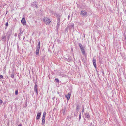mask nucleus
<instances>
[{
    "label": "nucleus",
    "mask_w": 126,
    "mask_h": 126,
    "mask_svg": "<svg viewBox=\"0 0 126 126\" xmlns=\"http://www.w3.org/2000/svg\"><path fill=\"white\" fill-rule=\"evenodd\" d=\"M80 15H81L82 17H87V12L84 10H82L80 13Z\"/></svg>",
    "instance_id": "1"
},
{
    "label": "nucleus",
    "mask_w": 126,
    "mask_h": 126,
    "mask_svg": "<svg viewBox=\"0 0 126 126\" xmlns=\"http://www.w3.org/2000/svg\"><path fill=\"white\" fill-rule=\"evenodd\" d=\"M43 20L47 25H49L51 21L47 17H45Z\"/></svg>",
    "instance_id": "2"
},
{
    "label": "nucleus",
    "mask_w": 126,
    "mask_h": 126,
    "mask_svg": "<svg viewBox=\"0 0 126 126\" xmlns=\"http://www.w3.org/2000/svg\"><path fill=\"white\" fill-rule=\"evenodd\" d=\"M37 3L36 2L34 1L32 3H31V5L34 7H36L37 8Z\"/></svg>",
    "instance_id": "3"
},
{
    "label": "nucleus",
    "mask_w": 126,
    "mask_h": 126,
    "mask_svg": "<svg viewBox=\"0 0 126 126\" xmlns=\"http://www.w3.org/2000/svg\"><path fill=\"white\" fill-rule=\"evenodd\" d=\"M93 62L94 66L95 68H96V59L94 58H93Z\"/></svg>",
    "instance_id": "4"
},
{
    "label": "nucleus",
    "mask_w": 126,
    "mask_h": 126,
    "mask_svg": "<svg viewBox=\"0 0 126 126\" xmlns=\"http://www.w3.org/2000/svg\"><path fill=\"white\" fill-rule=\"evenodd\" d=\"M41 115V113L40 112H39L37 113L36 117V119L39 120L40 118Z\"/></svg>",
    "instance_id": "5"
},
{
    "label": "nucleus",
    "mask_w": 126,
    "mask_h": 126,
    "mask_svg": "<svg viewBox=\"0 0 126 126\" xmlns=\"http://www.w3.org/2000/svg\"><path fill=\"white\" fill-rule=\"evenodd\" d=\"M21 23L23 25H25L26 24L25 20L24 17L23 16V18L21 20Z\"/></svg>",
    "instance_id": "6"
},
{
    "label": "nucleus",
    "mask_w": 126,
    "mask_h": 126,
    "mask_svg": "<svg viewBox=\"0 0 126 126\" xmlns=\"http://www.w3.org/2000/svg\"><path fill=\"white\" fill-rule=\"evenodd\" d=\"M34 92L35 93L36 92L38 91L37 85V84L36 83V82L34 86Z\"/></svg>",
    "instance_id": "7"
},
{
    "label": "nucleus",
    "mask_w": 126,
    "mask_h": 126,
    "mask_svg": "<svg viewBox=\"0 0 126 126\" xmlns=\"http://www.w3.org/2000/svg\"><path fill=\"white\" fill-rule=\"evenodd\" d=\"M74 24L72 23V24L70 25H68V27L69 28V29H72V28H73V29H74Z\"/></svg>",
    "instance_id": "8"
},
{
    "label": "nucleus",
    "mask_w": 126,
    "mask_h": 126,
    "mask_svg": "<svg viewBox=\"0 0 126 126\" xmlns=\"http://www.w3.org/2000/svg\"><path fill=\"white\" fill-rule=\"evenodd\" d=\"M40 47V44L39 41V42L38 43L37 46L36 47V49L39 51V50Z\"/></svg>",
    "instance_id": "9"
},
{
    "label": "nucleus",
    "mask_w": 126,
    "mask_h": 126,
    "mask_svg": "<svg viewBox=\"0 0 126 126\" xmlns=\"http://www.w3.org/2000/svg\"><path fill=\"white\" fill-rule=\"evenodd\" d=\"M71 94L70 93H68L67 95L66 96L67 100H68L70 99V96Z\"/></svg>",
    "instance_id": "10"
},
{
    "label": "nucleus",
    "mask_w": 126,
    "mask_h": 126,
    "mask_svg": "<svg viewBox=\"0 0 126 126\" xmlns=\"http://www.w3.org/2000/svg\"><path fill=\"white\" fill-rule=\"evenodd\" d=\"M60 22L59 21L58 22L57 24V26L56 28V29L57 31L59 29V28L60 26Z\"/></svg>",
    "instance_id": "11"
},
{
    "label": "nucleus",
    "mask_w": 126,
    "mask_h": 126,
    "mask_svg": "<svg viewBox=\"0 0 126 126\" xmlns=\"http://www.w3.org/2000/svg\"><path fill=\"white\" fill-rule=\"evenodd\" d=\"M79 105L78 104H77V106H76V110H77V113H78V112L79 111Z\"/></svg>",
    "instance_id": "12"
},
{
    "label": "nucleus",
    "mask_w": 126,
    "mask_h": 126,
    "mask_svg": "<svg viewBox=\"0 0 126 126\" xmlns=\"http://www.w3.org/2000/svg\"><path fill=\"white\" fill-rule=\"evenodd\" d=\"M11 35V33L10 32H8L7 33V38L8 39V40H9V39L10 38V36Z\"/></svg>",
    "instance_id": "13"
},
{
    "label": "nucleus",
    "mask_w": 126,
    "mask_h": 126,
    "mask_svg": "<svg viewBox=\"0 0 126 126\" xmlns=\"http://www.w3.org/2000/svg\"><path fill=\"white\" fill-rule=\"evenodd\" d=\"M6 38V36L4 35L2 36V40L3 41H5Z\"/></svg>",
    "instance_id": "14"
},
{
    "label": "nucleus",
    "mask_w": 126,
    "mask_h": 126,
    "mask_svg": "<svg viewBox=\"0 0 126 126\" xmlns=\"http://www.w3.org/2000/svg\"><path fill=\"white\" fill-rule=\"evenodd\" d=\"M66 107H65L64 108L63 110V114H65L66 112Z\"/></svg>",
    "instance_id": "15"
},
{
    "label": "nucleus",
    "mask_w": 126,
    "mask_h": 126,
    "mask_svg": "<svg viewBox=\"0 0 126 126\" xmlns=\"http://www.w3.org/2000/svg\"><path fill=\"white\" fill-rule=\"evenodd\" d=\"M85 116L86 118H89L90 117V116L89 113H85Z\"/></svg>",
    "instance_id": "16"
},
{
    "label": "nucleus",
    "mask_w": 126,
    "mask_h": 126,
    "mask_svg": "<svg viewBox=\"0 0 126 126\" xmlns=\"http://www.w3.org/2000/svg\"><path fill=\"white\" fill-rule=\"evenodd\" d=\"M21 31H22L21 30V29H20V32L18 34V36L19 39H20V37L21 35V34L23 32H21Z\"/></svg>",
    "instance_id": "17"
},
{
    "label": "nucleus",
    "mask_w": 126,
    "mask_h": 126,
    "mask_svg": "<svg viewBox=\"0 0 126 126\" xmlns=\"http://www.w3.org/2000/svg\"><path fill=\"white\" fill-rule=\"evenodd\" d=\"M79 46L81 49L84 48L83 47L81 44L79 43Z\"/></svg>",
    "instance_id": "18"
},
{
    "label": "nucleus",
    "mask_w": 126,
    "mask_h": 126,
    "mask_svg": "<svg viewBox=\"0 0 126 126\" xmlns=\"http://www.w3.org/2000/svg\"><path fill=\"white\" fill-rule=\"evenodd\" d=\"M45 120L42 119V125H44L45 123Z\"/></svg>",
    "instance_id": "19"
},
{
    "label": "nucleus",
    "mask_w": 126,
    "mask_h": 126,
    "mask_svg": "<svg viewBox=\"0 0 126 126\" xmlns=\"http://www.w3.org/2000/svg\"><path fill=\"white\" fill-rule=\"evenodd\" d=\"M82 54L83 55L85 54V51L84 48L81 49Z\"/></svg>",
    "instance_id": "20"
},
{
    "label": "nucleus",
    "mask_w": 126,
    "mask_h": 126,
    "mask_svg": "<svg viewBox=\"0 0 126 126\" xmlns=\"http://www.w3.org/2000/svg\"><path fill=\"white\" fill-rule=\"evenodd\" d=\"M39 51L36 49V54L38 55L39 54Z\"/></svg>",
    "instance_id": "21"
},
{
    "label": "nucleus",
    "mask_w": 126,
    "mask_h": 126,
    "mask_svg": "<svg viewBox=\"0 0 126 126\" xmlns=\"http://www.w3.org/2000/svg\"><path fill=\"white\" fill-rule=\"evenodd\" d=\"M55 80L56 82L57 83H59V80L58 79H55Z\"/></svg>",
    "instance_id": "22"
},
{
    "label": "nucleus",
    "mask_w": 126,
    "mask_h": 126,
    "mask_svg": "<svg viewBox=\"0 0 126 126\" xmlns=\"http://www.w3.org/2000/svg\"><path fill=\"white\" fill-rule=\"evenodd\" d=\"M46 115V112L45 111L43 113V117H45Z\"/></svg>",
    "instance_id": "23"
},
{
    "label": "nucleus",
    "mask_w": 126,
    "mask_h": 126,
    "mask_svg": "<svg viewBox=\"0 0 126 126\" xmlns=\"http://www.w3.org/2000/svg\"><path fill=\"white\" fill-rule=\"evenodd\" d=\"M18 94V90H17L15 91V95H17Z\"/></svg>",
    "instance_id": "24"
},
{
    "label": "nucleus",
    "mask_w": 126,
    "mask_h": 126,
    "mask_svg": "<svg viewBox=\"0 0 126 126\" xmlns=\"http://www.w3.org/2000/svg\"><path fill=\"white\" fill-rule=\"evenodd\" d=\"M11 77L12 78H14V75L13 73L11 75Z\"/></svg>",
    "instance_id": "25"
},
{
    "label": "nucleus",
    "mask_w": 126,
    "mask_h": 126,
    "mask_svg": "<svg viewBox=\"0 0 126 126\" xmlns=\"http://www.w3.org/2000/svg\"><path fill=\"white\" fill-rule=\"evenodd\" d=\"M3 79V76L2 75H0V79Z\"/></svg>",
    "instance_id": "26"
},
{
    "label": "nucleus",
    "mask_w": 126,
    "mask_h": 126,
    "mask_svg": "<svg viewBox=\"0 0 126 126\" xmlns=\"http://www.w3.org/2000/svg\"><path fill=\"white\" fill-rule=\"evenodd\" d=\"M84 107H83L82 108V112L83 113L84 112Z\"/></svg>",
    "instance_id": "27"
},
{
    "label": "nucleus",
    "mask_w": 126,
    "mask_h": 126,
    "mask_svg": "<svg viewBox=\"0 0 126 126\" xmlns=\"http://www.w3.org/2000/svg\"><path fill=\"white\" fill-rule=\"evenodd\" d=\"M5 25L6 26H8V22H7L5 24Z\"/></svg>",
    "instance_id": "28"
},
{
    "label": "nucleus",
    "mask_w": 126,
    "mask_h": 126,
    "mask_svg": "<svg viewBox=\"0 0 126 126\" xmlns=\"http://www.w3.org/2000/svg\"><path fill=\"white\" fill-rule=\"evenodd\" d=\"M59 21L60 22V18H58V22Z\"/></svg>",
    "instance_id": "29"
},
{
    "label": "nucleus",
    "mask_w": 126,
    "mask_h": 126,
    "mask_svg": "<svg viewBox=\"0 0 126 126\" xmlns=\"http://www.w3.org/2000/svg\"><path fill=\"white\" fill-rule=\"evenodd\" d=\"M81 113H80L79 114V119H80L81 118Z\"/></svg>",
    "instance_id": "30"
},
{
    "label": "nucleus",
    "mask_w": 126,
    "mask_h": 126,
    "mask_svg": "<svg viewBox=\"0 0 126 126\" xmlns=\"http://www.w3.org/2000/svg\"><path fill=\"white\" fill-rule=\"evenodd\" d=\"M14 35H15V37L16 36H17V33H15V34Z\"/></svg>",
    "instance_id": "31"
},
{
    "label": "nucleus",
    "mask_w": 126,
    "mask_h": 126,
    "mask_svg": "<svg viewBox=\"0 0 126 126\" xmlns=\"http://www.w3.org/2000/svg\"><path fill=\"white\" fill-rule=\"evenodd\" d=\"M35 93H36V96H37L38 94V91H37V92H36Z\"/></svg>",
    "instance_id": "32"
},
{
    "label": "nucleus",
    "mask_w": 126,
    "mask_h": 126,
    "mask_svg": "<svg viewBox=\"0 0 126 126\" xmlns=\"http://www.w3.org/2000/svg\"><path fill=\"white\" fill-rule=\"evenodd\" d=\"M2 103V100H1L0 99V103Z\"/></svg>",
    "instance_id": "33"
},
{
    "label": "nucleus",
    "mask_w": 126,
    "mask_h": 126,
    "mask_svg": "<svg viewBox=\"0 0 126 126\" xmlns=\"http://www.w3.org/2000/svg\"><path fill=\"white\" fill-rule=\"evenodd\" d=\"M42 119H45V117H42Z\"/></svg>",
    "instance_id": "34"
},
{
    "label": "nucleus",
    "mask_w": 126,
    "mask_h": 126,
    "mask_svg": "<svg viewBox=\"0 0 126 126\" xmlns=\"http://www.w3.org/2000/svg\"><path fill=\"white\" fill-rule=\"evenodd\" d=\"M70 16V14H69L68 16V19H69V17Z\"/></svg>",
    "instance_id": "35"
},
{
    "label": "nucleus",
    "mask_w": 126,
    "mask_h": 126,
    "mask_svg": "<svg viewBox=\"0 0 126 126\" xmlns=\"http://www.w3.org/2000/svg\"><path fill=\"white\" fill-rule=\"evenodd\" d=\"M0 81L2 82L3 81V80L2 79H0Z\"/></svg>",
    "instance_id": "36"
},
{
    "label": "nucleus",
    "mask_w": 126,
    "mask_h": 126,
    "mask_svg": "<svg viewBox=\"0 0 126 126\" xmlns=\"http://www.w3.org/2000/svg\"><path fill=\"white\" fill-rule=\"evenodd\" d=\"M18 126H22V125L21 124H20Z\"/></svg>",
    "instance_id": "37"
},
{
    "label": "nucleus",
    "mask_w": 126,
    "mask_h": 126,
    "mask_svg": "<svg viewBox=\"0 0 126 126\" xmlns=\"http://www.w3.org/2000/svg\"><path fill=\"white\" fill-rule=\"evenodd\" d=\"M71 50L72 51H73V49L72 48H71Z\"/></svg>",
    "instance_id": "38"
},
{
    "label": "nucleus",
    "mask_w": 126,
    "mask_h": 126,
    "mask_svg": "<svg viewBox=\"0 0 126 126\" xmlns=\"http://www.w3.org/2000/svg\"><path fill=\"white\" fill-rule=\"evenodd\" d=\"M52 99H55V97H54Z\"/></svg>",
    "instance_id": "39"
},
{
    "label": "nucleus",
    "mask_w": 126,
    "mask_h": 126,
    "mask_svg": "<svg viewBox=\"0 0 126 126\" xmlns=\"http://www.w3.org/2000/svg\"><path fill=\"white\" fill-rule=\"evenodd\" d=\"M58 94H59V92H58Z\"/></svg>",
    "instance_id": "40"
}]
</instances>
